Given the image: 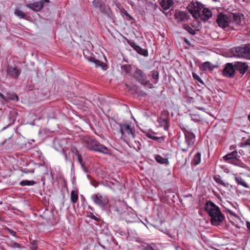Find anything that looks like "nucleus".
<instances>
[{
    "label": "nucleus",
    "mask_w": 250,
    "mask_h": 250,
    "mask_svg": "<svg viewBox=\"0 0 250 250\" xmlns=\"http://www.w3.org/2000/svg\"><path fill=\"white\" fill-rule=\"evenodd\" d=\"M81 140L83 146L89 150L104 154L109 153L108 149L93 137L88 135L84 136L81 138Z\"/></svg>",
    "instance_id": "obj_1"
},
{
    "label": "nucleus",
    "mask_w": 250,
    "mask_h": 250,
    "mask_svg": "<svg viewBox=\"0 0 250 250\" xmlns=\"http://www.w3.org/2000/svg\"><path fill=\"white\" fill-rule=\"evenodd\" d=\"M182 130L184 134L185 141L180 143L179 146L183 152H187L188 148L194 144L196 136L187 126L183 127Z\"/></svg>",
    "instance_id": "obj_2"
},
{
    "label": "nucleus",
    "mask_w": 250,
    "mask_h": 250,
    "mask_svg": "<svg viewBox=\"0 0 250 250\" xmlns=\"http://www.w3.org/2000/svg\"><path fill=\"white\" fill-rule=\"evenodd\" d=\"M223 159L226 162L235 166L245 168L250 171V168L241 161L240 156L238 155L237 150H234L230 153H228L223 157Z\"/></svg>",
    "instance_id": "obj_3"
},
{
    "label": "nucleus",
    "mask_w": 250,
    "mask_h": 250,
    "mask_svg": "<svg viewBox=\"0 0 250 250\" xmlns=\"http://www.w3.org/2000/svg\"><path fill=\"white\" fill-rule=\"evenodd\" d=\"M230 52L235 57L250 59V44L233 47L230 49Z\"/></svg>",
    "instance_id": "obj_4"
},
{
    "label": "nucleus",
    "mask_w": 250,
    "mask_h": 250,
    "mask_svg": "<svg viewBox=\"0 0 250 250\" xmlns=\"http://www.w3.org/2000/svg\"><path fill=\"white\" fill-rule=\"evenodd\" d=\"M120 126V132L122 136L130 139L135 138V130L131 126L130 122H123L119 124Z\"/></svg>",
    "instance_id": "obj_5"
},
{
    "label": "nucleus",
    "mask_w": 250,
    "mask_h": 250,
    "mask_svg": "<svg viewBox=\"0 0 250 250\" xmlns=\"http://www.w3.org/2000/svg\"><path fill=\"white\" fill-rule=\"evenodd\" d=\"M133 76L142 85L150 89L153 87V84L147 80L146 75L141 69L137 68L133 73Z\"/></svg>",
    "instance_id": "obj_6"
},
{
    "label": "nucleus",
    "mask_w": 250,
    "mask_h": 250,
    "mask_svg": "<svg viewBox=\"0 0 250 250\" xmlns=\"http://www.w3.org/2000/svg\"><path fill=\"white\" fill-rule=\"evenodd\" d=\"M203 5L197 1H191L188 4L187 8L189 12L195 19L199 18L201 17V10L203 9Z\"/></svg>",
    "instance_id": "obj_7"
},
{
    "label": "nucleus",
    "mask_w": 250,
    "mask_h": 250,
    "mask_svg": "<svg viewBox=\"0 0 250 250\" xmlns=\"http://www.w3.org/2000/svg\"><path fill=\"white\" fill-rule=\"evenodd\" d=\"M91 198L93 202L97 206L104 208L108 203V198L106 195L99 193L91 195Z\"/></svg>",
    "instance_id": "obj_8"
},
{
    "label": "nucleus",
    "mask_w": 250,
    "mask_h": 250,
    "mask_svg": "<svg viewBox=\"0 0 250 250\" xmlns=\"http://www.w3.org/2000/svg\"><path fill=\"white\" fill-rule=\"evenodd\" d=\"M229 24L233 29L241 25L242 19L244 15L240 13H231L229 15Z\"/></svg>",
    "instance_id": "obj_9"
},
{
    "label": "nucleus",
    "mask_w": 250,
    "mask_h": 250,
    "mask_svg": "<svg viewBox=\"0 0 250 250\" xmlns=\"http://www.w3.org/2000/svg\"><path fill=\"white\" fill-rule=\"evenodd\" d=\"M169 112L167 110H163L160 116L158 118L157 122L160 127H163L165 130H168L169 125L168 120Z\"/></svg>",
    "instance_id": "obj_10"
},
{
    "label": "nucleus",
    "mask_w": 250,
    "mask_h": 250,
    "mask_svg": "<svg viewBox=\"0 0 250 250\" xmlns=\"http://www.w3.org/2000/svg\"><path fill=\"white\" fill-rule=\"evenodd\" d=\"M210 217V222L213 226H217L220 225L225 219L224 215L222 213L221 210H219L216 213H213L209 216Z\"/></svg>",
    "instance_id": "obj_11"
},
{
    "label": "nucleus",
    "mask_w": 250,
    "mask_h": 250,
    "mask_svg": "<svg viewBox=\"0 0 250 250\" xmlns=\"http://www.w3.org/2000/svg\"><path fill=\"white\" fill-rule=\"evenodd\" d=\"M216 22L220 27L223 28L229 26H230V24H229V16L228 17L226 15L223 13H220L218 15Z\"/></svg>",
    "instance_id": "obj_12"
},
{
    "label": "nucleus",
    "mask_w": 250,
    "mask_h": 250,
    "mask_svg": "<svg viewBox=\"0 0 250 250\" xmlns=\"http://www.w3.org/2000/svg\"><path fill=\"white\" fill-rule=\"evenodd\" d=\"M49 2V0H42L40 1L27 4L26 6L35 11L39 12L42 9L45 3H48Z\"/></svg>",
    "instance_id": "obj_13"
},
{
    "label": "nucleus",
    "mask_w": 250,
    "mask_h": 250,
    "mask_svg": "<svg viewBox=\"0 0 250 250\" xmlns=\"http://www.w3.org/2000/svg\"><path fill=\"white\" fill-rule=\"evenodd\" d=\"M205 210L208 212L209 216L213 215V213H216L217 211L220 210L219 207L215 205L211 201H208L205 207Z\"/></svg>",
    "instance_id": "obj_14"
},
{
    "label": "nucleus",
    "mask_w": 250,
    "mask_h": 250,
    "mask_svg": "<svg viewBox=\"0 0 250 250\" xmlns=\"http://www.w3.org/2000/svg\"><path fill=\"white\" fill-rule=\"evenodd\" d=\"M223 75L228 78L234 77L235 75V66L230 63L226 64L223 70Z\"/></svg>",
    "instance_id": "obj_15"
},
{
    "label": "nucleus",
    "mask_w": 250,
    "mask_h": 250,
    "mask_svg": "<svg viewBox=\"0 0 250 250\" xmlns=\"http://www.w3.org/2000/svg\"><path fill=\"white\" fill-rule=\"evenodd\" d=\"M175 18L178 22H185L189 18L188 14L183 11H178L175 14Z\"/></svg>",
    "instance_id": "obj_16"
},
{
    "label": "nucleus",
    "mask_w": 250,
    "mask_h": 250,
    "mask_svg": "<svg viewBox=\"0 0 250 250\" xmlns=\"http://www.w3.org/2000/svg\"><path fill=\"white\" fill-rule=\"evenodd\" d=\"M7 73L8 75L14 78H18L20 75L21 71L16 67L9 66L7 67Z\"/></svg>",
    "instance_id": "obj_17"
},
{
    "label": "nucleus",
    "mask_w": 250,
    "mask_h": 250,
    "mask_svg": "<svg viewBox=\"0 0 250 250\" xmlns=\"http://www.w3.org/2000/svg\"><path fill=\"white\" fill-rule=\"evenodd\" d=\"M212 15V11L208 8H204L203 6V9L201 10V18L205 21L208 20Z\"/></svg>",
    "instance_id": "obj_18"
},
{
    "label": "nucleus",
    "mask_w": 250,
    "mask_h": 250,
    "mask_svg": "<svg viewBox=\"0 0 250 250\" xmlns=\"http://www.w3.org/2000/svg\"><path fill=\"white\" fill-rule=\"evenodd\" d=\"M234 66L235 70L239 71L242 74L245 73L248 68V65L245 62H238L235 64Z\"/></svg>",
    "instance_id": "obj_19"
},
{
    "label": "nucleus",
    "mask_w": 250,
    "mask_h": 250,
    "mask_svg": "<svg viewBox=\"0 0 250 250\" xmlns=\"http://www.w3.org/2000/svg\"><path fill=\"white\" fill-rule=\"evenodd\" d=\"M241 173H239V174H234L235 177V182L237 183V184L242 186L243 187H245L246 188H250V186H249V185L247 183L246 181L241 176Z\"/></svg>",
    "instance_id": "obj_20"
},
{
    "label": "nucleus",
    "mask_w": 250,
    "mask_h": 250,
    "mask_svg": "<svg viewBox=\"0 0 250 250\" xmlns=\"http://www.w3.org/2000/svg\"><path fill=\"white\" fill-rule=\"evenodd\" d=\"M130 45L139 54L142 55L145 57L148 56V53L147 50L142 48L140 46L136 44L135 42H132L130 44Z\"/></svg>",
    "instance_id": "obj_21"
},
{
    "label": "nucleus",
    "mask_w": 250,
    "mask_h": 250,
    "mask_svg": "<svg viewBox=\"0 0 250 250\" xmlns=\"http://www.w3.org/2000/svg\"><path fill=\"white\" fill-rule=\"evenodd\" d=\"M159 4L164 10L168 9L173 4L172 0H158Z\"/></svg>",
    "instance_id": "obj_22"
},
{
    "label": "nucleus",
    "mask_w": 250,
    "mask_h": 250,
    "mask_svg": "<svg viewBox=\"0 0 250 250\" xmlns=\"http://www.w3.org/2000/svg\"><path fill=\"white\" fill-rule=\"evenodd\" d=\"M154 134H155V133L148 132L146 134V136L147 138L151 139L153 140L156 141L159 143H162L165 141V136L156 137L154 136Z\"/></svg>",
    "instance_id": "obj_23"
},
{
    "label": "nucleus",
    "mask_w": 250,
    "mask_h": 250,
    "mask_svg": "<svg viewBox=\"0 0 250 250\" xmlns=\"http://www.w3.org/2000/svg\"><path fill=\"white\" fill-rule=\"evenodd\" d=\"M88 61L94 63L95 64L96 67H101L103 69H105V67L106 65L104 63L101 62L95 58L93 57H90Z\"/></svg>",
    "instance_id": "obj_24"
},
{
    "label": "nucleus",
    "mask_w": 250,
    "mask_h": 250,
    "mask_svg": "<svg viewBox=\"0 0 250 250\" xmlns=\"http://www.w3.org/2000/svg\"><path fill=\"white\" fill-rule=\"evenodd\" d=\"M214 66L209 62H206L203 63L201 67V69L203 71H211L213 70Z\"/></svg>",
    "instance_id": "obj_25"
},
{
    "label": "nucleus",
    "mask_w": 250,
    "mask_h": 250,
    "mask_svg": "<svg viewBox=\"0 0 250 250\" xmlns=\"http://www.w3.org/2000/svg\"><path fill=\"white\" fill-rule=\"evenodd\" d=\"M201 154L200 152L197 153L195 155H194L193 158L192 160V164L194 166H197L199 165L201 162Z\"/></svg>",
    "instance_id": "obj_26"
},
{
    "label": "nucleus",
    "mask_w": 250,
    "mask_h": 250,
    "mask_svg": "<svg viewBox=\"0 0 250 250\" xmlns=\"http://www.w3.org/2000/svg\"><path fill=\"white\" fill-rule=\"evenodd\" d=\"M7 101L8 100L18 102L19 101V98L17 95L14 92H8L6 94Z\"/></svg>",
    "instance_id": "obj_27"
},
{
    "label": "nucleus",
    "mask_w": 250,
    "mask_h": 250,
    "mask_svg": "<svg viewBox=\"0 0 250 250\" xmlns=\"http://www.w3.org/2000/svg\"><path fill=\"white\" fill-rule=\"evenodd\" d=\"M155 159L156 161L160 164L166 165H168L169 164L167 159L163 158L159 155H156L155 156Z\"/></svg>",
    "instance_id": "obj_28"
},
{
    "label": "nucleus",
    "mask_w": 250,
    "mask_h": 250,
    "mask_svg": "<svg viewBox=\"0 0 250 250\" xmlns=\"http://www.w3.org/2000/svg\"><path fill=\"white\" fill-rule=\"evenodd\" d=\"M71 200L73 203H76L78 199V193L77 191L74 190L71 192Z\"/></svg>",
    "instance_id": "obj_29"
},
{
    "label": "nucleus",
    "mask_w": 250,
    "mask_h": 250,
    "mask_svg": "<svg viewBox=\"0 0 250 250\" xmlns=\"http://www.w3.org/2000/svg\"><path fill=\"white\" fill-rule=\"evenodd\" d=\"M92 4L95 8H100L102 12L104 13H105L104 10L102 9V3L99 0H94L92 1Z\"/></svg>",
    "instance_id": "obj_30"
},
{
    "label": "nucleus",
    "mask_w": 250,
    "mask_h": 250,
    "mask_svg": "<svg viewBox=\"0 0 250 250\" xmlns=\"http://www.w3.org/2000/svg\"><path fill=\"white\" fill-rule=\"evenodd\" d=\"M35 184V182L34 181H29L27 180H23L21 181L19 185L21 186H33Z\"/></svg>",
    "instance_id": "obj_31"
},
{
    "label": "nucleus",
    "mask_w": 250,
    "mask_h": 250,
    "mask_svg": "<svg viewBox=\"0 0 250 250\" xmlns=\"http://www.w3.org/2000/svg\"><path fill=\"white\" fill-rule=\"evenodd\" d=\"M14 14L17 17L21 18L24 19L25 17V14L22 11L20 10L19 9H16L15 10Z\"/></svg>",
    "instance_id": "obj_32"
},
{
    "label": "nucleus",
    "mask_w": 250,
    "mask_h": 250,
    "mask_svg": "<svg viewBox=\"0 0 250 250\" xmlns=\"http://www.w3.org/2000/svg\"><path fill=\"white\" fill-rule=\"evenodd\" d=\"M184 28L188 31L189 34L191 35H195L196 34V31L190 26L187 24H184L183 25Z\"/></svg>",
    "instance_id": "obj_33"
},
{
    "label": "nucleus",
    "mask_w": 250,
    "mask_h": 250,
    "mask_svg": "<svg viewBox=\"0 0 250 250\" xmlns=\"http://www.w3.org/2000/svg\"><path fill=\"white\" fill-rule=\"evenodd\" d=\"M121 68L126 74L129 73L131 71V66L128 64L123 65Z\"/></svg>",
    "instance_id": "obj_34"
},
{
    "label": "nucleus",
    "mask_w": 250,
    "mask_h": 250,
    "mask_svg": "<svg viewBox=\"0 0 250 250\" xmlns=\"http://www.w3.org/2000/svg\"><path fill=\"white\" fill-rule=\"evenodd\" d=\"M151 76L152 78L156 80L154 83H156L158 82L159 77V72L156 70H153L151 72Z\"/></svg>",
    "instance_id": "obj_35"
},
{
    "label": "nucleus",
    "mask_w": 250,
    "mask_h": 250,
    "mask_svg": "<svg viewBox=\"0 0 250 250\" xmlns=\"http://www.w3.org/2000/svg\"><path fill=\"white\" fill-rule=\"evenodd\" d=\"M213 179L217 183L223 186H226L225 183L219 177L215 176Z\"/></svg>",
    "instance_id": "obj_36"
},
{
    "label": "nucleus",
    "mask_w": 250,
    "mask_h": 250,
    "mask_svg": "<svg viewBox=\"0 0 250 250\" xmlns=\"http://www.w3.org/2000/svg\"><path fill=\"white\" fill-rule=\"evenodd\" d=\"M29 247L31 250H37L38 248L36 242L34 241H33L31 242H30L29 244Z\"/></svg>",
    "instance_id": "obj_37"
},
{
    "label": "nucleus",
    "mask_w": 250,
    "mask_h": 250,
    "mask_svg": "<svg viewBox=\"0 0 250 250\" xmlns=\"http://www.w3.org/2000/svg\"><path fill=\"white\" fill-rule=\"evenodd\" d=\"M71 152L73 153L76 156H78L80 155V154L79 153L78 150H77V148L74 146H71L70 148Z\"/></svg>",
    "instance_id": "obj_38"
},
{
    "label": "nucleus",
    "mask_w": 250,
    "mask_h": 250,
    "mask_svg": "<svg viewBox=\"0 0 250 250\" xmlns=\"http://www.w3.org/2000/svg\"><path fill=\"white\" fill-rule=\"evenodd\" d=\"M143 250H159L154 248V244H150L146 246L143 249Z\"/></svg>",
    "instance_id": "obj_39"
},
{
    "label": "nucleus",
    "mask_w": 250,
    "mask_h": 250,
    "mask_svg": "<svg viewBox=\"0 0 250 250\" xmlns=\"http://www.w3.org/2000/svg\"><path fill=\"white\" fill-rule=\"evenodd\" d=\"M192 76L194 79L198 81L199 82L201 83H203V81L202 80V79L200 78V77L195 73H192Z\"/></svg>",
    "instance_id": "obj_40"
},
{
    "label": "nucleus",
    "mask_w": 250,
    "mask_h": 250,
    "mask_svg": "<svg viewBox=\"0 0 250 250\" xmlns=\"http://www.w3.org/2000/svg\"><path fill=\"white\" fill-rule=\"evenodd\" d=\"M77 157L78 159V161L79 164H80L81 166L84 167V163L83 162V158H82L81 155L80 154V155L78 156Z\"/></svg>",
    "instance_id": "obj_41"
},
{
    "label": "nucleus",
    "mask_w": 250,
    "mask_h": 250,
    "mask_svg": "<svg viewBox=\"0 0 250 250\" xmlns=\"http://www.w3.org/2000/svg\"><path fill=\"white\" fill-rule=\"evenodd\" d=\"M11 247H12V248H20L21 247V245L17 243V242H12L11 243Z\"/></svg>",
    "instance_id": "obj_42"
},
{
    "label": "nucleus",
    "mask_w": 250,
    "mask_h": 250,
    "mask_svg": "<svg viewBox=\"0 0 250 250\" xmlns=\"http://www.w3.org/2000/svg\"><path fill=\"white\" fill-rule=\"evenodd\" d=\"M110 208L112 211H115L117 212V213L118 214H121L122 213V210L120 208H117L111 207Z\"/></svg>",
    "instance_id": "obj_43"
},
{
    "label": "nucleus",
    "mask_w": 250,
    "mask_h": 250,
    "mask_svg": "<svg viewBox=\"0 0 250 250\" xmlns=\"http://www.w3.org/2000/svg\"><path fill=\"white\" fill-rule=\"evenodd\" d=\"M7 232H8V233H10V234H11L12 236H14V237L16 236V234H17V233H16V231H14V230H12V229H7Z\"/></svg>",
    "instance_id": "obj_44"
},
{
    "label": "nucleus",
    "mask_w": 250,
    "mask_h": 250,
    "mask_svg": "<svg viewBox=\"0 0 250 250\" xmlns=\"http://www.w3.org/2000/svg\"><path fill=\"white\" fill-rule=\"evenodd\" d=\"M11 139V137H9L8 139H5L4 141L2 142L1 143H0V146H3L6 143H7L8 142H9Z\"/></svg>",
    "instance_id": "obj_45"
},
{
    "label": "nucleus",
    "mask_w": 250,
    "mask_h": 250,
    "mask_svg": "<svg viewBox=\"0 0 250 250\" xmlns=\"http://www.w3.org/2000/svg\"><path fill=\"white\" fill-rule=\"evenodd\" d=\"M22 171H23V172L25 173H34V169H31V170H29L27 169V168H24L22 170Z\"/></svg>",
    "instance_id": "obj_46"
},
{
    "label": "nucleus",
    "mask_w": 250,
    "mask_h": 250,
    "mask_svg": "<svg viewBox=\"0 0 250 250\" xmlns=\"http://www.w3.org/2000/svg\"><path fill=\"white\" fill-rule=\"evenodd\" d=\"M63 154L65 157V159L66 161H68L69 162H71V159L70 158V157L67 155V153L65 152H63Z\"/></svg>",
    "instance_id": "obj_47"
},
{
    "label": "nucleus",
    "mask_w": 250,
    "mask_h": 250,
    "mask_svg": "<svg viewBox=\"0 0 250 250\" xmlns=\"http://www.w3.org/2000/svg\"><path fill=\"white\" fill-rule=\"evenodd\" d=\"M123 13L126 17H129L130 19H132V17L130 16V15L127 13V12L124 9H123Z\"/></svg>",
    "instance_id": "obj_48"
},
{
    "label": "nucleus",
    "mask_w": 250,
    "mask_h": 250,
    "mask_svg": "<svg viewBox=\"0 0 250 250\" xmlns=\"http://www.w3.org/2000/svg\"><path fill=\"white\" fill-rule=\"evenodd\" d=\"M0 97L3 100V101L7 102L6 98L5 97V96L3 94L1 93L0 92Z\"/></svg>",
    "instance_id": "obj_49"
},
{
    "label": "nucleus",
    "mask_w": 250,
    "mask_h": 250,
    "mask_svg": "<svg viewBox=\"0 0 250 250\" xmlns=\"http://www.w3.org/2000/svg\"><path fill=\"white\" fill-rule=\"evenodd\" d=\"M229 214L231 216L237 217V215L232 210H229Z\"/></svg>",
    "instance_id": "obj_50"
},
{
    "label": "nucleus",
    "mask_w": 250,
    "mask_h": 250,
    "mask_svg": "<svg viewBox=\"0 0 250 250\" xmlns=\"http://www.w3.org/2000/svg\"><path fill=\"white\" fill-rule=\"evenodd\" d=\"M246 226L248 229L250 230V222H247Z\"/></svg>",
    "instance_id": "obj_51"
},
{
    "label": "nucleus",
    "mask_w": 250,
    "mask_h": 250,
    "mask_svg": "<svg viewBox=\"0 0 250 250\" xmlns=\"http://www.w3.org/2000/svg\"><path fill=\"white\" fill-rule=\"evenodd\" d=\"M246 143L247 145L250 146V138L246 140Z\"/></svg>",
    "instance_id": "obj_52"
},
{
    "label": "nucleus",
    "mask_w": 250,
    "mask_h": 250,
    "mask_svg": "<svg viewBox=\"0 0 250 250\" xmlns=\"http://www.w3.org/2000/svg\"><path fill=\"white\" fill-rule=\"evenodd\" d=\"M83 169V170L85 172H87V169H86V167L85 166V165H84V167H81Z\"/></svg>",
    "instance_id": "obj_53"
},
{
    "label": "nucleus",
    "mask_w": 250,
    "mask_h": 250,
    "mask_svg": "<svg viewBox=\"0 0 250 250\" xmlns=\"http://www.w3.org/2000/svg\"><path fill=\"white\" fill-rule=\"evenodd\" d=\"M71 163V169H73L74 168V164L73 162L71 161V162H70Z\"/></svg>",
    "instance_id": "obj_54"
},
{
    "label": "nucleus",
    "mask_w": 250,
    "mask_h": 250,
    "mask_svg": "<svg viewBox=\"0 0 250 250\" xmlns=\"http://www.w3.org/2000/svg\"><path fill=\"white\" fill-rule=\"evenodd\" d=\"M175 250H182V249L179 246H176Z\"/></svg>",
    "instance_id": "obj_55"
},
{
    "label": "nucleus",
    "mask_w": 250,
    "mask_h": 250,
    "mask_svg": "<svg viewBox=\"0 0 250 250\" xmlns=\"http://www.w3.org/2000/svg\"><path fill=\"white\" fill-rule=\"evenodd\" d=\"M198 108L201 110H204L205 109L203 107H199Z\"/></svg>",
    "instance_id": "obj_56"
},
{
    "label": "nucleus",
    "mask_w": 250,
    "mask_h": 250,
    "mask_svg": "<svg viewBox=\"0 0 250 250\" xmlns=\"http://www.w3.org/2000/svg\"><path fill=\"white\" fill-rule=\"evenodd\" d=\"M248 119L250 122V114L248 116Z\"/></svg>",
    "instance_id": "obj_57"
},
{
    "label": "nucleus",
    "mask_w": 250,
    "mask_h": 250,
    "mask_svg": "<svg viewBox=\"0 0 250 250\" xmlns=\"http://www.w3.org/2000/svg\"><path fill=\"white\" fill-rule=\"evenodd\" d=\"M245 175L246 176H248V177H250V175H249V174H245Z\"/></svg>",
    "instance_id": "obj_58"
},
{
    "label": "nucleus",
    "mask_w": 250,
    "mask_h": 250,
    "mask_svg": "<svg viewBox=\"0 0 250 250\" xmlns=\"http://www.w3.org/2000/svg\"><path fill=\"white\" fill-rule=\"evenodd\" d=\"M193 151V150L190 152V155H191V154L192 153Z\"/></svg>",
    "instance_id": "obj_59"
},
{
    "label": "nucleus",
    "mask_w": 250,
    "mask_h": 250,
    "mask_svg": "<svg viewBox=\"0 0 250 250\" xmlns=\"http://www.w3.org/2000/svg\"><path fill=\"white\" fill-rule=\"evenodd\" d=\"M230 147H231V148H234V146H230Z\"/></svg>",
    "instance_id": "obj_60"
}]
</instances>
